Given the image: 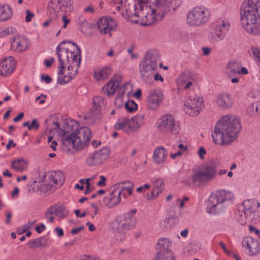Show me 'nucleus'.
<instances>
[{"mask_svg": "<svg viewBox=\"0 0 260 260\" xmlns=\"http://www.w3.org/2000/svg\"><path fill=\"white\" fill-rule=\"evenodd\" d=\"M56 54L59 61L57 83L63 85L76 75L81 63V51L75 43L64 41L57 46Z\"/></svg>", "mask_w": 260, "mask_h": 260, "instance_id": "f257e3e1", "label": "nucleus"}, {"mask_svg": "<svg viewBox=\"0 0 260 260\" xmlns=\"http://www.w3.org/2000/svg\"><path fill=\"white\" fill-rule=\"evenodd\" d=\"M53 129L61 137L62 144L68 151L81 150L89 143L91 131L87 127L79 129V123L72 119L66 120L60 126L57 122H53Z\"/></svg>", "mask_w": 260, "mask_h": 260, "instance_id": "f03ea898", "label": "nucleus"}, {"mask_svg": "<svg viewBox=\"0 0 260 260\" xmlns=\"http://www.w3.org/2000/svg\"><path fill=\"white\" fill-rule=\"evenodd\" d=\"M241 129L239 118L233 115L222 116L216 123L212 132L213 142L220 146H228L234 142Z\"/></svg>", "mask_w": 260, "mask_h": 260, "instance_id": "7ed1b4c3", "label": "nucleus"}, {"mask_svg": "<svg viewBox=\"0 0 260 260\" xmlns=\"http://www.w3.org/2000/svg\"><path fill=\"white\" fill-rule=\"evenodd\" d=\"M243 29L251 35L260 34V0H245L240 12Z\"/></svg>", "mask_w": 260, "mask_h": 260, "instance_id": "20e7f679", "label": "nucleus"}, {"mask_svg": "<svg viewBox=\"0 0 260 260\" xmlns=\"http://www.w3.org/2000/svg\"><path fill=\"white\" fill-rule=\"evenodd\" d=\"M182 4V0H154L153 4L145 9L141 14V24L144 26L151 25L161 20L171 9L175 10Z\"/></svg>", "mask_w": 260, "mask_h": 260, "instance_id": "39448f33", "label": "nucleus"}, {"mask_svg": "<svg viewBox=\"0 0 260 260\" xmlns=\"http://www.w3.org/2000/svg\"><path fill=\"white\" fill-rule=\"evenodd\" d=\"M65 180L64 174L61 171H50L40 175L37 187L41 191L54 190L62 185Z\"/></svg>", "mask_w": 260, "mask_h": 260, "instance_id": "423d86ee", "label": "nucleus"}, {"mask_svg": "<svg viewBox=\"0 0 260 260\" xmlns=\"http://www.w3.org/2000/svg\"><path fill=\"white\" fill-rule=\"evenodd\" d=\"M215 176V168L210 165H205L193 169L186 179V183L191 186L199 185L212 180Z\"/></svg>", "mask_w": 260, "mask_h": 260, "instance_id": "0eeeda50", "label": "nucleus"}, {"mask_svg": "<svg viewBox=\"0 0 260 260\" xmlns=\"http://www.w3.org/2000/svg\"><path fill=\"white\" fill-rule=\"evenodd\" d=\"M234 197L233 192L230 190H217L210 196L208 203V208L216 213H220L222 211L224 205H228L233 203Z\"/></svg>", "mask_w": 260, "mask_h": 260, "instance_id": "6e6552de", "label": "nucleus"}, {"mask_svg": "<svg viewBox=\"0 0 260 260\" xmlns=\"http://www.w3.org/2000/svg\"><path fill=\"white\" fill-rule=\"evenodd\" d=\"M158 57L151 51L146 52L143 59L139 64V72L142 80L149 83L157 68Z\"/></svg>", "mask_w": 260, "mask_h": 260, "instance_id": "1a4fd4ad", "label": "nucleus"}, {"mask_svg": "<svg viewBox=\"0 0 260 260\" xmlns=\"http://www.w3.org/2000/svg\"><path fill=\"white\" fill-rule=\"evenodd\" d=\"M210 12L203 6H198L189 10L186 15V23L190 26L200 27L204 25L209 20Z\"/></svg>", "mask_w": 260, "mask_h": 260, "instance_id": "9d476101", "label": "nucleus"}, {"mask_svg": "<svg viewBox=\"0 0 260 260\" xmlns=\"http://www.w3.org/2000/svg\"><path fill=\"white\" fill-rule=\"evenodd\" d=\"M231 24L228 18H222L217 20L214 24V29L208 35V39L212 44H217L222 41L226 33L230 30Z\"/></svg>", "mask_w": 260, "mask_h": 260, "instance_id": "9b49d317", "label": "nucleus"}, {"mask_svg": "<svg viewBox=\"0 0 260 260\" xmlns=\"http://www.w3.org/2000/svg\"><path fill=\"white\" fill-rule=\"evenodd\" d=\"M156 126L158 130L165 134H177L180 130V123L171 114H165L157 119Z\"/></svg>", "mask_w": 260, "mask_h": 260, "instance_id": "f8f14e48", "label": "nucleus"}, {"mask_svg": "<svg viewBox=\"0 0 260 260\" xmlns=\"http://www.w3.org/2000/svg\"><path fill=\"white\" fill-rule=\"evenodd\" d=\"M73 10L72 0H51L48 5V14L52 18L62 12H71Z\"/></svg>", "mask_w": 260, "mask_h": 260, "instance_id": "ddd939ff", "label": "nucleus"}, {"mask_svg": "<svg viewBox=\"0 0 260 260\" xmlns=\"http://www.w3.org/2000/svg\"><path fill=\"white\" fill-rule=\"evenodd\" d=\"M204 108V100L199 95H195L184 101L183 111L191 116H196Z\"/></svg>", "mask_w": 260, "mask_h": 260, "instance_id": "4468645a", "label": "nucleus"}, {"mask_svg": "<svg viewBox=\"0 0 260 260\" xmlns=\"http://www.w3.org/2000/svg\"><path fill=\"white\" fill-rule=\"evenodd\" d=\"M122 76L116 74L103 87L102 90L108 96L113 95L116 90L119 88L121 95H122L125 92L126 86L129 85L128 83H125L124 85L121 84Z\"/></svg>", "mask_w": 260, "mask_h": 260, "instance_id": "2eb2a0df", "label": "nucleus"}, {"mask_svg": "<svg viewBox=\"0 0 260 260\" xmlns=\"http://www.w3.org/2000/svg\"><path fill=\"white\" fill-rule=\"evenodd\" d=\"M69 214L68 210L61 204H54L48 208L45 211L44 218L50 223H53L55 218L60 220L66 218Z\"/></svg>", "mask_w": 260, "mask_h": 260, "instance_id": "dca6fc26", "label": "nucleus"}, {"mask_svg": "<svg viewBox=\"0 0 260 260\" xmlns=\"http://www.w3.org/2000/svg\"><path fill=\"white\" fill-rule=\"evenodd\" d=\"M110 150L108 148L94 151L86 158V165L89 167H96L103 164L108 158Z\"/></svg>", "mask_w": 260, "mask_h": 260, "instance_id": "f3484780", "label": "nucleus"}, {"mask_svg": "<svg viewBox=\"0 0 260 260\" xmlns=\"http://www.w3.org/2000/svg\"><path fill=\"white\" fill-rule=\"evenodd\" d=\"M163 100L164 94L160 89H150L147 95V106L150 110H156L162 103Z\"/></svg>", "mask_w": 260, "mask_h": 260, "instance_id": "a211bd4d", "label": "nucleus"}, {"mask_svg": "<svg viewBox=\"0 0 260 260\" xmlns=\"http://www.w3.org/2000/svg\"><path fill=\"white\" fill-rule=\"evenodd\" d=\"M136 219L134 216L129 214H126L124 218L119 217L114 220L111 227L112 229L122 230L124 231H128L133 229L136 225Z\"/></svg>", "mask_w": 260, "mask_h": 260, "instance_id": "6ab92c4d", "label": "nucleus"}, {"mask_svg": "<svg viewBox=\"0 0 260 260\" xmlns=\"http://www.w3.org/2000/svg\"><path fill=\"white\" fill-rule=\"evenodd\" d=\"M121 190H119L116 184L113 185L109 189V193L104 202L108 208H112L121 202Z\"/></svg>", "mask_w": 260, "mask_h": 260, "instance_id": "aec40b11", "label": "nucleus"}, {"mask_svg": "<svg viewBox=\"0 0 260 260\" xmlns=\"http://www.w3.org/2000/svg\"><path fill=\"white\" fill-rule=\"evenodd\" d=\"M254 207V202L253 200H245L241 205L242 211L244 215L245 219L239 220V222L242 224L246 223V219H249L251 222H254L257 219L255 217V212L253 211Z\"/></svg>", "mask_w": 260, "mask_h": 260, "instance_id": "412c9836", "label": "nucleus"}, {"mask_svg": "<svg viewBox=\"0 0 260 260\" xmlns=\"http://www.w3.org/2000/svg\"><path fill=\"white\" fill-rule=\"evenodd\" d=\"M97 26L102 35L110 34L116 27L115 21L111 17H103L97 21Z\"/></svg>", "mask_w": 260, "mask_h": 260, "instance_id": "4be33fe9", "label": "nucleus"}, {"mask_svg": "<svg viewBox=\"0 0 260 260\" xmlns=\"http://www.w3.org/2000/svg\"><path fill=\"white\" fill-rule=\"evenodd\" d=\"M16 68V60L12 56L4 58L0 62V75L9 76Z\"/></svg>", "mask_w": 260, "mask_h": 260, "instance_id": "5701e85b", "label": "nucleus"}, {"mask_svg": "<svg viewBox=\"0 0 260 260\" xmlns=\"http://www.w3.org/2000/svg\"><path fill=\"white\" fill-rule=\"evenodd\" d=\"M215 102L220 109L228 110L233 107L235 101L229 93L224 92L217 95Z\"/></svg>", "mask_w": 260, "mask_h": 260, "instance_id": "b1692460", "label": "nucleus"}, {"mask_svg": "<svg viewBox=\"0 0 260 260\" xmlns=\"http://www.w3.org/2000/svg\"><path fill=\"white\" fill-rule=\"evenodd\" d=\"M151 184L152 188L151 192L146 195V199L149 200L157 199L165 189V183L162 178H153L151 180Z\"/></svg>", "mask_w": 260, "mask_h": 260, "instance_id": "393cba45", "label": "nucleus"}, {"mask_svg": "<svg viewBox=\"0 0 260 260\" xmlns=\"http://www.w3.org/2000/svg\"><path fill=\"white\" fill-rule=\"evenodd\" d=\"M242 245L250 255H255L259 252V243L251 237L244 238L242 240Z\"/></svg>", "mask_w": 260, "mask_h": 260, "instance_id": "a878e982", "label": "nucleus"}, {"mask_svg": "<svg viewBox=\"0 0 260 260\" xmlns=\"http://www.w3.org/2000/svg\"><path fill=\"white\" fill-rule=\"evenodd\" d=\"M28 44V40L24 36H18L14 38L11 48L16 52H23L26 50Z\"/></svg>", "mask_w": 260, "mask_h": 260, "instance_id": "bb28decb", "label": "nucleus"}, {"mask_svg": "<svg viewBox=\"0 0 260 260\" xmlns=\"http://www.w3.org/2000/svg\"><path fill=\"white\" fill-rule=\"evenodd\" d=\"M134 12L133 15L135 17H138L140 20L142 18L141 14H144L145 12V9L148 8V3L151 0H134Z\"/></svg>", "mask_w": 260, "mask_h": 260, "instance_id": "cd10ccee", "label": "nucleus"}, {"mask_svg": "<svg viewBox=\"0 0 260 260\" xmlns=\"http://www.w3.org/2000/svg\"><path fill=\"white\" fill-rule=\"evenodd\" d=\"M167 155V150L164 147H157L153 152L152 158L156 164L162 165L166 162Z\"/></svg>", "mask_w": 260, "mask_h": 260, "instance_id": "c85d7f7f", "label": "nucleus"}, {"mask_svg": "<svg viewBox=\"0 0 260 260\" xmlns=\"http://www.w3.org/2000/svg\"><path fill=\"white\" fill-rule=\"evenodd\" d=\"M112 71L110 67L105 66L94 71L93 78L96 81H104L111 74Z\"/></svg>", "mask_w": 260, "mask_h": 260, "instance_id": "c756f323", "label": "nucleus"}, {"mask_svg": "<svg viewBox=\"0 0 260 260\" xmlns=\"http://www.w3.org/2000/svg\"><path fill=\"white\" fill-rule=\"evenodd\" d=\"M106 102L105 99L100 95L95 96L92 100V106L91 112L93 115L99 114L101 111L105 107Z\"/></svg>", "mask_w": 260, "mask_h": 260, "instance_id": "7c9ffc66", "label": "nucleus"}, {"mask_svg": "<svg viewBox=\"0 0 260 260\" xmlns=\"http://www.w3.org/2000/svg\"><path fill=\"white\" fill-rule=\"evenodd\" d=\"M192 81L193 78L188 74L183 73L180 74L177 82L180 87L188 89L192 84Z\"/></svg>", "mask_w": 260, "mask_h": 260, "instance_id": "2f4dec72", "label": "nucleus"}, {"mask_svg": "<svg viewBox=\"0 0 260 260\" xmlns=\"http://www.w3.org/2000/svg\"><path fill=\"white\" fill-rule=\"evenodd\" d=\"M144 114H140L129 118L132 131L138 129L143 124L144 120Z\"/></svg>", "mask_w": 260, "mask_h": 260, "instance_id": "473e14b6", "label": "nucleus"}, {"mask_svg": "<svg viewBox=\"0 0 260 260\" xmlns=\"http://www.w3.org/2000/svg\"><path fill=\"white\" fill-rule=\"evenodd\" d=\"M172 242L166 238H160L157 243V252L164 253L170 250Z\"/></svg>", "mask_w": 260, "mask_h": 260, "instance_id": "72a5a7b5", "label": "nucleus"}, {"mask_svg": "<svg viewBox=\"0 0 260 260\" xmlns=\"http://www.w3.org/2000/svg\"><path fill=\"white\" fill-rule=\"evenodd\" d=\"M12 167L17 172H22L27 170L28 161L23 158H19L14 160L12 162Z\"/></svg>", "mask_w": 260, "mask_h": 260, "instance_id": "f704fd0d", "label": "nucleus"}, {"mask_svg": "<svg viewBox=\"0 0 260 260\" xmlns=\"http://www.w3.org/2000/svg\"><path fill=\"white\" fill-rule=\"evenodd\" d=\"M12 16V10L8 5L0 4V22L9 19Z\"/></svg>", "mask_w": 260, "mask_h": 260, "instance_id": "c9c22d12", "label": "nucleus"}, {"mask_svg": "<svg viewBox=\"0 0 260 260\" xmlns=\"http://www.w3.org/2000/svg\"><path fill=\"white\" fill-rule=\"evenodd\" d=\"M117 187L121 190V193H122L123 197L126 198V193L128 196H131L132 193L133 184L130 181H125L116 183Z\"/></svg>", "mask_w": 260, "mask_h": 260, "instance_id": "e433bc0d", "label": "nucleus"}, {"mask_svg": "<svg viewBox=\"0 0 260 260\" xmlns=\"http://www.w3.org/2000/svg\"><path fill=\"white\" fill-rule=\"evenodd\" d=\"M114 127L117 130H122L125 132L131 130L129 118L124 117L118 119Z\"/></svg>", "mask_w": 260, "mask_h": 260, "instance_id": "4c0bfd02", "label": "nucleus"}, {"mask_svg": "<svg viewBox=\"0 0 260 260\" xmlns=\"http://www.w3.org/2000/svg\"><path fill=\"white\" fill-rule=\"evenodd\" d=\"M78 24L80 26V29L81 32L85 35H87L88 30L91 28V24L88 23L83 17L79 18Z\"/></svg>", "mask_w": 260, "mask_h": 260, "instance_id": "58836bf2", "label": "nucleus"}, {"mask_svg": "<svg viewBox=\"0 0 260 260\" xmlns=\"http://www.w3.org/2000/svg\"><path fill=\"white\" fill-rule=\"evenodd\" d=\"M154 260H174V256L171 251L166 252H157Z\"/></svg>", "mask_w": 260, "mask_h": 260, "instance_id": "ea45409f", "label": "nucleus"}, {"mask_svg": "<svg viewBox=\"0 0 260 260\" xmlns=\"http://www.w3.org/2000/svg\"><path fill=\"white\" fill-rule=\"evenodd\" d=\"M252 57L257 66H260V47L252 46L250 48Z\"/></svg>", "mask_w": 260, "mask_h": 260, "instance_id": "a19ab883", "label": "nucleus"}, {"mask_svg": "<svg viewBox=\"0 0 260 260\" xmlns=\"http://www.w3.org/2000/svg\"><path fill=\"white\" fill-rule=\"evenodd\" d=\"M226 72L229 76L238 74L239 66L234 62H230L226 66Z\"/></svg>", "mask_w": 260, "mask_h": 260, "instance_id": "79ce46f5", "label": "nucleus"}, {"mask_svg": "<svg viewBox=\"0 0 260 260\" xmlns=\"http://www.w3.org/2000/svg\"><path fill=\"white\" fill-rule=\"evenodd\" d=\"M115 233V239L118 242H122L125 238L126 231L122 230L112 229Z\"/></svg>", "mask_w": 260, "mask_h": 260, "instance_id": "37998d69", "label": "nucleus"}, {"mask_svg": "<svg viewBox=\"0 0 260 260\" xmlns=\"http://www.w3.org/2000/svg\"><path fill=\"white\" fill-rule=\"evenodd\" d=\"M124 107L126 111L129 112H133L138 108L137 104L133 100H130L124 104Z\"/></svg>", "mask_w": 260, "mask_h": 260, "instance_id": "c03bdc74", "label": "nucleus"}, {"mask_svg": "<svg viewBox=\"0 0 260 260\" xmlns=\"http://www.w3.org/2000/svg\"><path fill=\"white\" fill-rule=\"evenodd\" d=\"M93 180V178H89L85 179H81L80 180V182L81 185L83 186V184H86V190L85 191V193H88V192L91 191V185L92 183L91 182Z\"/></svg>", "mask_w": 260, "mask_h": 260, "instance_id": "a18cd8bd", "label": "nucleus"}, {"mask_svg": "<svg viewBox=\"0 0 260 260\" xmlns=\"http://www.w3.org/2000/svg\"><path fill=\"white\" fill-rule=\"evenodd\" d=\"M15 30L12 26H9L3 30H0V36L2 37L10 35L13 34V30Z\"/></svg>", "mask_w": 260, "mask_h": 260, "instance_id": "49530a36", "label": "nucleus"}, {"mask_svg": "<svg viewBox=\"0 0 260 260\" xmlns=\"http://www.w3.org/2000/svg\"><path fill=\"white\" fill-rule=\"evenodd\" d=\"M176 220V219L174 218H166L164 221L163 226L166 229L170 228L174 224V221Z\"/></svg>", "mask_w": 260, "mask_h": 260, "instance_id": "de8ad7c7", "label": "nucleus"}, {"mask_svg": "<svg viewBox=\"0 0 260 260\" xmlns=\"http://www.w3.org/2000/svg\"><path fill=\"white\" fill-rule=\"evenodd\" d=\"M246 112L247 114L251 116H254L257 115V113L255 111V105H254V104L250 106L247 108Z\"/></svg>", "mask_w": 260, "mask_h": 260, "instance_id": "09e8293b", "label": "nucleus"}, {"mask_svg": "<svg viewBox=\"0 0 260 260\" xmlns=\"http://www.w3.org/2000/svg\"><path fill=\"white\" fill-rule=\"evenodd\" d=\"M25 21L26 22H29L31 21L32 19L35 17V14L32 12H31L29 10H26L25 11Z\"/></svg>", "mask_w": 260, "mask_h": 260, "instance_id": "8fccbe9b", "label": "nucleus"}, {"mask_svg": "<svg viewBox=\"0 0 260 260\" xmlns=\"http://www.w3.org/2000/svg\"><path fill=\"white\" fill-rule=\"evenodd\" d=\"M259 94V92L258 90L256 88L252 89L251 91L248 93V96L251 98H254L257 96Z\"/></svg>", "mask_w": 260, "mask_h": 260, "instance_id": "3c124183", "label": "nucleus"}, {"mask_svg": "<svg viewBox=\"0 0 260 260\" xmlns=\"http://www.w3.org/2000/svg\"><path fill=\"white\" fill-rule=\"evenodd\" d=\"M30 247L32 248L40 246L41 245V240L39 239H35L30 243Z\"/></svg>", "mask_w": 260, "mask_h": 260, "instance_id": "603ef678", "label": "nucleus"}, {"mask_svg": "<svg viewBox=\"0 0 260 260\" xmlns=\"http://www.w3.org/2000/svg\"><path fill=\"white\" fill-rule=\"evenodd\" d=\"M198 154L201 159H204V156L206 154V151L203 147H200L198 151Z\"/></svg>", "mask_w": 260, "mask_h": 260, "instance_id": "864d4df0", "label": "nucleus"}, {"mask_svg": "<svg viewBox=\"0 0 260 260\" xmlns=\"http://www.w3.org/2000/svg\"><path fill=\"white\" fill-rule=\"evenodd\" d=\"M100 181L97 182V185L99 186H105L106 185V178L103 176H100Z\"/></svg>", "mask_w": 260, "mask_h": 260, "instance_id": "5fc2aeb1", "label": "nucleus"}, {"mask_svg": "<svg viewBox=\"0 0 260 260\" xmlns=\"http://www.w3.org/2000/svg\"><path fill=\"white\" fill-rule=\"evenodd\" d=\"M133 50H134L133 47H131L127 49V52L129 53V54L130 55L131 58L133 59H136L138 57V55L137 54L134 53Z\"/></svg>", "mask_w": 260, "mask_h": 260, "instance_id": "6e6d98bb", "label": "nucleus"}, {"mask_svg": "<svg viewBox=\"0 0 260 260\" xmlns=\"http://www.w3.org/2000/svg\"><path fill=\"white\" fill-rule=\"evenodd\" d=\"M249 230L251 233H254L260 238V231L259 230L255 228L252 225L249 226Z\"/></svg>", "mask_w": 260, "mask_h": 260, "instance_id": "4d7b16f0", "label": "nucleus"}, {"mask_svg": "<svg viewBox=\"0 0 260 260\" xmlns=\"http://www.w3.org/2000/svg\"><path fill=\"white\" fill-rule=\"evenodd\" d=\"M61 21L63 22V25L62 26V28H65L67 27V25L70 22V20L65 15H63L62 17Z\"/></svg>", "mask_w": 260, "mask_h": 260, "instance_id": "13d9d810", "label": "nucleus"}, {"mask_svg": "<svg viewBox=\"0 0 260 260\" xmlns=\"http://www.w3.org/2000/svg\"><path fill=\"white\" fill-rule=\"evenodd\" d=\"M46 98V96L45 94H42L40 96H38L36 99V101H39V103L40 104H43L45 102V99Z\"/></svg>", "mask_w": 260, "mask_h": 260, "instance_id": "bf43d9fd", "label": "nucleus"}, {"mask_svg": "<svg viewBox=\"0 0 260 260\" xmlns=\"http://www.w3.org/2000/svg\"><path fill=\"white\" fill-rule=\"evenodd\" d=\"M45 229L46 226L45 224H44L43 223H41L36 228V230L38 233L40 234Z\"/></svg>", "mask_w": 260, "mask_h": 260, "instance_id": "052dcab7", "label": "nucleus"}, {"mask_svg": "<svg viewBox=\"0 0 260 260\" xmlns=\"http://www.w3.org/2000/svg\"><path fill=\"white\" fill-rule=\"evenodd\" d=\"M41 80L47 84L50 83L52 81L51 78L49 76L43 75L41 76Z\"/></svg>", "mask_w": 260, "mask_h": 260, "instance_id": "680f3d73", "label": "nucleus"}, {"mask_svg": "<svg viewBox=\"0 0 260 260\" xmlns=\"http://www.w3.org/2000/svg\"><path fill=\"white\" fill-rule=\"evenodd\" d=\"M83 226H80L78 228H74L71 230V233L73 235L76 234L80 232L81 231H82L83 230Z\"/></svg>", "mask_w": 260, "mask_h": 260, "instance_id": "e2e57ef3", "label": "nucleus"}, {"mask_svg": "<svg viewBox=\"0 0 260 260\" xmlns=\"http://www.w3.org/2000/svg\"><path fill=\"white\" fill-rule=\"evenodd\" d=\"M179 205L180 208H183L184 207V202L182 200L180 201L179 199H176L174 203V205Z\"/></svg>", "mask_w": 260, "mask_h": 260, "instance_id": "0e129e2a", "label": "nucleus"}, {"mask_svg": "<svg viewBox=\"0 0 260 260\" xmlns=\"http://www.w3.org/2000/svg\"><path fill=\"white\" fill-rule=\"evenodd\" d=\"M248 74V71L247 68L245 67H239L238 74L247 75Z\"/></svg>", "mask_w": 260, "mask_h": 260, "instance_id": "69168bd1", "label": "nucleus"}, {"mask_svg": "<svg viewBox=\"0 0 260 260\" xmlns=\"http://www.w3.org/2000/svg\"><path fill=\"white\" fill-rule=\"evenodd\" d=\"M16 145V143H14L13 141L11 139L9 140L8 143L6 145V149L9 150L11 147H15Z\"/></svg>", "mask_w": 260, "mask_h": 260, "instance_id": "338daca9", "label": "nucleus"}, {"mask_svg": "<svg viewBox=\"0 0 260 260\" xmlns=\"http://www.w3.org/2000/svg\"><path fill=\"white\" fill-rule=\"evenodd\" d=\"M203 55L204 56H208L209 55L211 51V49L208 47H203L202 48Z\"/></svg>", "mask_w": 260, "mask_h": 260, "instance_id": "774afa93", "label": "nucleus"}]
</instances>
